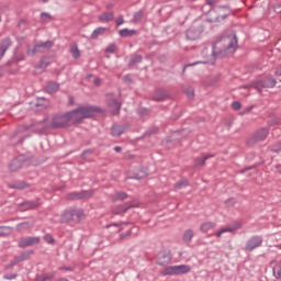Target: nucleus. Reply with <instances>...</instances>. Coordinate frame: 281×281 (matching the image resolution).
Segmentation results:
<instances>
[{"label": "nucleus", "instance_id": "72a5a7b5", "mask_svg": "<svg viewBox=\"0 0 281 281\" xmlns=\"http://www.w3.org/2000/svg\"><path fill=\"white\" fill-rule=\"evenodd\" d=\"M104 32H106V27L100 26L92 32L91 38L95 40V38H98V36H102V34H104Z\"/></svg>", "mask_w": 281, "mask_h": 281}, {"label": "nucleus", "instance_id": "0eeeda50", "mask_svg": "<svg viewBox=\"0 0 281 281\" xmlns=\"http://www.w3.org/2000/svg\"><path fill=\"white\" fill-rule=\"evenodd\" d=\"M52 47H54V42L52 41L38 43L33 48H29L26 54L29 56H34V54H44V52H47V49H52Z\"/></svg>", "mask_w": 281, "mask_h": 281}, {"label": "nucleus", "instance_id": "a18cd8bd", "mask_svg": "<svg viewBox=\"0 0 281 281\" xmlns=\"http://www.w3.org/2000/svg\"><path fill=\"white\" fill-rule=\"evenodd\" d=\"M236 203V199L229 198L228 200L225 201L226 207H234V204Z\"/></svg>", "mask_w": 281, "mask_h": 281}, {"label": "nucleus", "instance_id": "2f4dec72", "mask_svg": "<svg viewBox=\"0 0 281 281\" xmlns=\"http://www.w3.org/2000/svg\"><path fill=\"white\" fill-rule=\"evenodd\" d=\"M70 54L75 59H78L80 57V49L78 48V44L70 45Z\"/></svg>", "mask_w": 281, "mask_h": 281}, {"label": "nucleus", "instance_id": "864d4df0", "mask_svg": "<svg viewBox=\"0 0 281 281\" xmlns=\"http://www.w3.org/2000/svg\"><path fill=\"white\" fill-rule=\"evenodd\" d=\"M254 168H256V166H250V167L244 168L239 172H240V175H245V172H247L248 170H254Z\"/></svg>", "mask_w": 281, "mask_h": 281}, {"label": "nucleus", "instance_id": "6ab92c4d", "mask_svg": "<svg viewBox=\"0 0 281 281\" xmlns=\"http://www.w3.org/2000/svg\"><path fill=\"white\" fill-rule=\"evenodd\" d=\"M23 168V158H15L9 164L10 172H18Z\"/></svg>", "mask_w": 281, "mask_h": 281}, {"label": "nucleus", "instance_id": "9d476101", "mask_svg": "<svg viewBox=\"0 0 281 281\" xmlns=\"http://www.w3.org/2000/svg\"><path fill=\"white\" fill-rule=\"evenodd\" d=\"M172 260V255L170 250L162 249L157 254V265L160 267H166V265H170Z\"/></svg>", "mask_w": 281, "mask_h": 281}, {"label": "nucleus", "instance_id": "5fc2aeb1", "mask_svg": "<svg viewBox=\"0 0 281 281\" xmlns=\"http://www.w3.org/2000/svg\"><path fill=\"white\" fill-rule=\"evenodd\" d=\"M19 133H21V130H19L18 132L14 133L13 137H18L20 144L21 142H23V136H19Z\"/></svg>", "mask_w": 281, "mask_h": 281}, {"label": "nucleus", "instance_id": "6e6552de", "mask_svg": "<svg viewBox=\"0 0 281 281\" xmlns=\"http://www.w3.org/2000/svg\"><path fill=\"white\" fill-rule=\"evenodd\" d=\"M267 137H269V127H261L257 130L248 139V144H258L260 142H265Z\"/></svg>", "mask_w": 281, "mask_h": 281}, {"label": "nucleus", "instance_id": "774afa93", "mask_svg": "<svg viewBox=\"0 0 281 281\" xmlns=\"http://www.w3.org/2000/svg\"><path fill=\"white\" fill-rule=\"evenodd\" d=\"M128 158H130V159H133V156H130Z\"/></svg>", "mask_w": 281, "mask_h": 281}, {"label": "nucleus", "instance_id": "0e129e2a", "mask_svg": "<svg viewBox=\"0 0 281 281\" xmlns=\"http://www.w3.org/2000/svg\"><path fill=\"white\" fill-rule=\"evenodd\" d=\"M83 155H91V150L88 149V150L83 151Z\"/></svg>", "mask_w": 281, "mask_h": 281}, {"label": "nucleus", "instance_id": "b1692460", "mask_svg": "<svg viewBox=\"0 0 281 281\" xmlns=\"http://www.w3.org/2000/svg\"><path fill=\"white\" fill-rule=\"evenodd\" d=\"M113 19H115V13L113 12H104L99 15L101 23H109V21H113Z\"/></svg>", "mask_w": 281, "mask_h": 281}, {"label": "nucleus", "instance_id": "8fccbe9b", "mask_svg": "<svg viewBox=\"0 0 281 281\" xmlns=\"http://www.w3.org/2000/svg\"><path fill=\"white\" fill-rule=\"evenodd\" d=\"M276 124H280V121L276 117L268 121V126H276Z\"/></svg>", "mask_w": 281, "mask_h": 281}, {"label": "nucleus", "instance_id": "052dcab7", "mask_svg": "<svg viewBox=\"0 0 281 281\" xmlns=\"http://www.w3.org/2000/svg\"><path fill=\"white\" fill-rule=\"evenodd\" d=\"M100 82H101L100 78L94 79V85H95L97 87H100Z\"/></svg>", "mask_w": 281, "mask_h": 281}, {"label": "nucleus", "instance_id": "79ce46f5", "mask_svg": "<svg viewBox=\"0 0 281 281\" xmlns=\"http://www.w3.org/2000/svg\"><path fill=\"white\" fill-rule=\"evenodd\" d=\"M8 234H12V228H10V227H0V236H8Z\"/></svg>", "mask_w": 281, "mask_h": 281}, {"label": "nucleus", "instance_id": "bf43d9fd", "mask_svg": "<svg viewBox=\"0 0 281 281\" xmlns=\"http://www.w3.org/2000/svg\"><path fill=\"white\" fill-rule=\"evenodd\" d=\"M207 5H214L216 3V0H206Z\"/></svg>", "mask_w": 281, "mask_h": 281}, {"label": "nucleus", "instance_id": "58836bf2", "mask_svg": "<svg viewBox=\"0 0 281 281\" xmlns=\"http://www.w3.org/2000/svg\"><path fill=\"white\" fill-rule=\"evenodd\" d=\"M41 19H42V23H47L52 21L54 18L49 13L43 12L41 13Z\"/></svg>", "mask_w": 281, "mask_h": 281}, {"label": "nucleus", "instance_id": "20e7f679", "mask_svg": "<svg viewBox=\"0 0 281 281\" xmlns=\"http://www.w3.org/2000/svg\"><path fill=\"white\" fill-rule=\"evenodd\" d=\"M190 266H169L162 270V276H183V273H190Z\"/></svg>", "mask_w": 281, "mask_h": 281}, {"label": "nucleus", "instance_id": "37998d69", "mask_svg": "<svg viewBox=\"0 0 281 281\" xmlns=\"http://www.w3.org/2000/svg\"><path fill=\"white\" fill-rule=\"evenodd\" d=\"M184 93H186L187 98H189V99L194 98V89L193 88H187L184 90Z\"/></svg>", "mask_w": 281, "mask_h": 281}, {"label": "nucleus", "instance_id": "423d86ee", "mask_svg": "<svg viewBox=\"0 0 281 281\" xmlns=\"http://www.w3.org/2000/svg\"><path fill=\"white\" fill-rule=\"evenodd\" d=\"M211 23L223 21L229 16V7H220L216 11H211Z\"/></svg>", "mask_w": 281, "mask_h": 281}, {"label": "nucleus", "instance_id": "49530a36", "mask_svg": "<svg viewBox=\"0 0 281 281\" xmlns=\"http://www.w3.org/2000/svg\"><path fill=\"white\" fill-rule=\"evenodd\" d=\"M115 48H116L115 44H111V45H109V46L105 48V52H106L108 54H113V52H115Z\"/></svg>", "mask_w": 281, "mask_h": 281}, {"label": "nucleus", "instance_id": "4d7b16f0", "mask_svg": "<svg viewBox=\"0 0 281 281\" xmlns=\"http://www.w3.org/2000/svg\"><path fill=\"white\" fill-rule=\"evenodd\" d=\"M27 227H30V224L27 223L20 224V229H27Z\"/></svg>", "mask_w": 281, "mask_h": 281}, {"label": "nucleus", "instance_id": "e2e57ef3", "mask_svg": "<svg viewBox=\"0 0 281 281\" xmlns=\"http://www.w3.org/2000/svg\"><path fill=\"white\" fill-rule=\"evenodd\" d=\"M276 168H277V171H279L281 175V165H277Z\"/></svg>", "mask_w": 281, "mask_h": 281}, {"label": "nucleus", "instance_id": "680f3d73", "mask_svg": "<svg viewBox=\"0 0 281 281\" xmlns=\"http://www.w3.org/2000/svg\"><path fill=\"white\" fill-rule=\"evenodd\" d=\"M114 150H115V153H122V147L116 146V147H114Z\"/></svg>", "mask_w": 281, "mask_h": 281}, {"label": "nucleus", "instance_id": "c756f323", "mask_svg": "<svg viewBox=\"0 0 281 281\" xmlns=\"http://www.w3.org/2000/svg\"><path fill=\"white\" fill-rule=\"evenodd\" d=\"M119 34H120V36H122V38H126L128 36H135V34H137V31L123 29L119 32Z\"/></svg>", "mask_w": 281, "mask_h": 281}, {"label": "nucleus", "instance_id": "412c9836", "mask_svg": "<svg viewBox=\"0 0 281 281\" xmlns=\"http://www.w3.org/2000/svg\"><path fill=\"white\" fill-rule=\"evenodd\" d=\"M34 106L36 111H43L44 109H47L49 106V101L47 99L40 97L34 102Z\"/></svg>", "mask_w": 281, "mask_h": 281}, {"label": "nucleus", "instance_id": "4be33fe9", "mask_svg": "<svg viewBox=\"0 0 281 281\" xmlns=\"http://www.w3.org/2000/svg\"><path fill=\"white\" fill-rule=\"evenodd\" d=\"M10 45H12V41H10V38H4L0 43V60L1 58H3V55L5 54V52H8V49L10 48Z\"/></svg>", "mask_w": 281, "mask_h": 281}, {"label": "nucleus", "instance_id": "338daca9", "mask_svg": "<svg viewBox=\"0 0 281 281\" xmlns=\"http://www.w3.org/2000/svg\"><path fill=\"white\" fill-rule=\"evenodd\" d=\"M43 1V3H47V1H49V0H42Z\"/></svg>", "mask_w": 281, "mask_h": 281}, {"label": "nucleus", "instance_id": "603ef678", "mask_svg": "<svg viewBox=\"0 0 281 281\" xmlns=\"http://www.w3.org/2000/svg\"><path fill=\"white\" fill-rule=\"evenodd\" d=\"M16 278V273H12V274H4L3 279L4 280H15Z\"/></svg>", "mask_w": 281, "mask_h": 281}, {"label": "nucleus", "instance_id": "e433bc0d", "mask_svg": "<svg viewBox=\"0 0 281 281\" xmlns=\"http://www.w3.org/2000/svg\"><path fill=\"white\" fill-rule=\"evenodd\" d=\"M146 177H148V169H142L134 176V179H146Z\"/></svg>", "mask_w": 281, "mask_h": 281}, {"label": "nucleus", "instance_id": "473e14b6", "mask_svg": "<svg viewBox=\"0 0 281 281\" xmlns=\"http://www.w3.org/2000/svg\"><path fill=\"white\" fill-rule=\"evenodd\" d=\"M74 214H78V213L65 212V213L61 215V221H63V223H71V222H74V221H72Z\"/></svg>", "mask_w": 281, "mask_h": 281}, {"label": "nucleus", "instance_id": "c9c22d12", "mask_svg": "<svg viewBox=\"0 0 281 281\" xmlns=\"http://www.w3.org/2000/svg\"><path fill=\"white\" fill-rule=\"evenodd\" d=\"M142 19H144V11L139 10L134 13L132 21H133V23H140Z\"/></svg>", "mask_w": 281, "mask_h": 281}, {"label": "nucleus", "instance_id": "13d9d810", "mask_svg": "<svg viewBox=\"0 0 281 281\" xmlns=\"http://www.w3.org/2000/svg\"><path fill=\"white\" fill-rule=\"evenodd\" d=\"M276 76H281V65L276 70Z\"/></svg>", "mask_w": 281, "mask_h": 281}, {"label": "nucleus", "instance_id": "7c9ffc66", "mask_svg": "<svg viewBox=\"0 0 281 281\" xmlns=\"http://www.w3.org/2000/svg\"><path fill=\"white\" fill-rule=\"evenodd\" d=\"M125 199H128V194H126V192L119 191L112 195V201H125Z\"/></svg>", "mask_w": 281, "mask_h": 281}, {"label": "nucleus", "instance_id": "3c124183", "mask_svg": "<svg viewBox=\"0 0 281 281\" xmlns=\"http://www.w3.org/2000/svg\"><path fill=\"white\" fill-rule=\"evenodd\" d=\"M232 106H233L234 111H240L241 105H240V102L235 101L232 103Z\"/></svg>", "mask_w": 281, "mask_h": 281}, {"label": "nucleus", "instance_id": "a19ab883", "mask_svg": "<svg viewBox=\"0 0 281 281\" xmlns=\"http://www.w3.org/2000/svg\"><path fill=\"white\" fill-rule=\"evenodd\" d=\"M135 207H139V203H137V202H132L131 204H127V205L123 209V212H128V210H135Z\"/></svg>", "mask_w": 281, "mask_h": 281}, {"label": "nucleus", "instance_id": "ddd939ff", "mask_svg": "<svg viewBox=\"0 0 281 281\" xmlns=\"http://www.w3.org/2000/svg\"><path fill=\"white\" fill-rule=\"evenodd\" d=\"M240 222H236L234 225H231V226H226L220 231H217L215 233V236L217 238H221V236H223V234H227V233H232V232H236V229H240Z\"/></svg>", "mask_w": 281, "mask_h": 281}, {"label": "nucleus", "instance_id": "aec40b11", "mask_svg": "<svg viewBox=\"0 0 281 281\" xmlns=\"http://www.w3.org/2000/svg\"><path fill=\"white\" fill-rule=\"evenodd\" d=\"M270 267L272 269V273L274 278L281 280V261L273 260L270 262Z\"/></svg>", "mask_w": 281, "mask_h": 281}, {"label": "nucleus", "instance_id": "7ed1b4c3", "mask_svg": "<svg viewBox=\"0 0 281 281\" xmlns=\"http://www.w3.org/2000/svg\"><path fill=\"white\" fill-rule=\"evenodd\" d=\"M201 34H203V22L201 21L193 22L186 32L188 41H196V38H201Z\"/></svg>", "mask_w": 281, "mask_h": 281}, {"label": "nucleus", "instance_id": "4c0bfd02", "mask_svg": "<svg viewBox=\"0 0 281 281\" xmlns=\"http://www.w3.org/2000/svg\"><path fill=\"white\" fill-rule=\"evenodd\" d=\"M140 61H142V56L140 55H135L130 60V67H134V65H137Z\"/></svg>", "mask_w": 281, "mask_h": 281}, {"label": "nucleus", "instance_id": "bb28decb", "mask_svg": "<svg viewBox=\"0 0 281 281\" xmlns=\"http://www.w3.org/2000/svg\"><path fill=\"white\" fill-rule=\"evenodd\" d=\"M216 227L215 223L212 222H205L201 225L200 229L201 232H203L204 234H207V232L214 229Z\"/></svg>", "mask_w": 281, "mask_h": 281}, {"label": "nucleus", "instance_id": "09e8293b", "mask_svg": "<svg viewBox=\"0 0 281 281\" xmlns=\"http://www.w3.org/2000/svg\"><path fill=\"white\" fill-rule=\"evenodd\" d=\"M44 240L52 245L54 243V237H52V235H45Z\"/></svg>", "mask_w": 281, "mask_h": 281}, {"label": "nucleus", "instance_id": "5701e85b", "mask_svg": "<svg viewBox=\"0 0 281 281\" xmlns=\"http://www.w3.org/2000/svg\"><path fill=\"white\" fill-rule=\"evenodd\" d=\"M23 260H27V256L25 254L15 257L13 261H11L8 266L4 267V271H8V269H12L14 265H19V262H23Z\"/></svg>", "mask_w": 281, "mask_h": 281}, {"label": "nucleus", "instance_id": "a211bd4d", "mask_svg": "<svg viewBox=\"0 0 281 281\" xmlns=\"http://www.w3.org/2000/svg\"><path fill=\"white\" fill-rule=\"evenodd\" d=\"M19 207H23L24 210H40L41 202L38 201H25L18 204Z\"/></svg>", "mask_w": 281, "mask_h": 281}, {"label": "nucleus", "instance_id": "4468645a", "mask_svg": "<svg viewBox=\"0 0 281 281\" xmlns=\"http://www.w3.org/2000/svg\"><path fill=\"white\" fill-rule=\"evenodd\" d=\"M8 188L11 190H27L29 188H32V186L23 180H16L12 183H9Z\"/></svg>", "mask_w": 281, "mask_h": 281}, {"label": "nucleus", "instance_id": "f8f14e48", "mask_svg": "<svg viewBox=\"0 0 281 281\" xmlns=\"http://www.w3.org/2000/svg\"><path fill=\"white\" fill-rule=\"evenodd\" d=\"M108 106L112 115H117V113H120V109H122V103L119 102L117 99L110 97L108 99Z\"/></svg>", "mask_w": 281, "mask_h": 281}, {"label": "nucleus", "instance_id": "cd10ccee", "mask_svg": "<svg viewBox=\"0 0 281 281\" xmlns=\"http://www.w3.org/2000/svg\"><path fill=\"white\" fill-rule=\"evenodd\" d=\"M192 238H194V231L193 229H187L183 233V236H182L183 243H191Z\"/></svg>", "mask_w": 281, "mask_h": 281}, {"label": "nucleus", "instance_id": "c03bdc74", "mask_svg": "<svg viewBox=\"0 0 281 281\" xmlns=\"http://www.w3.org/2000/svg\"><path fill=\"white\" fill-rule=\"evenodd\" d=\"M54 278V273L43 274L38 278L40 281H47Z\"/></svg>", "mask_w": 281, "mask_h": 281}, {"label": "nucleus", "instance_id": "1a4fd4ad", "mask_svg": "<svg viewBox=\"0 0 281 281\" xmlns=\"http://www.w3.org/2000/svg\"><path fill=\"white\" fill-rule=\"evenodd\" d=\"M52 126L53 128H67V126H71L68 114L66 113L54 116L52 121Z\"/></svg>", "mask_w": 281, "mask_h": 281}, {"label": "nucleus", "instance_id": "9b49d317", "mask_svg": "<svg viewBox=\"0 0 281 281\" xmlns=\"http://www.w3.org/2000/svg\"><path fill=\"white\" fill-rule=\"evenodd\" d=\"M276 85H278V81H276V79L266 78L258 81L255 86V89H257V91H262V89H273Z\"/></svg>", "mask_w": 281, "mask_h": 281}, {"label": "nucleus", "instance_id": "c85d7f7f", "mask_svg": "<svg viewBox=\"0 0 281 281\" xmlns=\"http://www.w3.org/2000/svg\"><path fill=\"white\" fill-rule=\"evenodd\" d=\"M59 87L60 86L58 83L49 81L46 85V91H47V93H56V91H58Z\"/></svg>", "mask_w": 281, "mask_h": 281}, {"label": "nucleus", "instance_id": "f3484780", "mask_svg": "<svg viewBox=\"0 0 281 281\" xmlns=\"http://www.w3.org/2000/svg\"><path fill=\"white\" fill-rule=\"evenodd\" d=\"M262 245V239L260 237H252L250 240L246 244L247 251H254L256 247H260Z\"/></svg>", "mask_w": 281, "mask_h": 281}, {"label": "nucleus", "instance_id": "dca6fc26", "mask_svg": "<svg viewBox=\"0 0 281 281\" xmlns=\"http://www.w3.org/2000/svg\"><path fill=\"white\" fill-rule=\"evenodd\" d=\"M38 243H41V237H26L20 240V247H32Z\"/></svg>", "mask_w": 281, "mask_h": 281}, {"label": "nucleus", "instance_id": "69168bd1", "mask_svg": "<svg viewBox=\"0 0 281 281\" xmlns=\"http://www.w3.org/2000/svg\"><path fill=\"white\" fill-rule=\"evenodd\" d=\"M194 65H199V63L189 64L188 67H194Z\"/></svg>", "mask_w": 281, "mask_h": 281}, {"label": "nucleus", "instance_id": "2eb2a0df", "mask_svg": "<svg viewBox=\"0 0 281 281\" xmlns=\"http://www.w3.org/2000/svg\"><path fill=\"white\" fill-rule=\"evenodd\" d=\"M170 98V93L168 91L159 89L155 92L153 95L154 102H164L165 100H168Z\"/></svg>", "mask_w": 281, "mask_h": 281}, {"label": "nucleus", "instance_id": "f03ea898", "mask_svg": "<svg viewBox=\"0 0 281 281\" xmlns=\"http://www.w3.org/2000/svg\"><path fill=\"white\" fill-rule=\"evenodd\" d=\"M99 111V108L81 106L67 112L70 126L72 124H81L82 120H87V117H93V113H98Z\"/></svg>", "mask_w": 281, "mask_h": 281}, {"label": "nucleus", "instance_id": "39448f33", "mask_svg": "<svg viewBox=\"0 0 281 281\" xmlns=\"http://www.w3.org/2000/svg\"><path fill=\"white\" fill-rule=\"evenodd\" d=\"M95 194L94 190H81L70 192L66 195L67 201H80L82 199H91Z\"/></svg>", "mask_w": 281, "mask_h": 281}, {"label": "nucleus", "instance_id": "ea45409f", "mask_svg": "<svg viewBox=\"0 0 281 281\" xmlns=\"http://www.w3.org/2000/svg\"><path fill=\"white\" fill-rule=\"evenodd\" d=\"M186 186H188V180L182 179L175 184V188L176 190H181V188H186Z\"/></svg>", "mask_w": 281, "mask_h": 281}, {"label": "nucleus", "instance_id": "6e6d98bb", "mask_svg": "<svg viewBox=\"0 0 281 281\" xmlns=\"http://www.w3.org/2000/svg\"><path fill=\"white\" fill-rule=\"evenodd\" d=\"M124 23V16H120L116 19V25H122Z\"/></svg>", "mask_w": 281, "mask_h": 281}, {"label": "nucleus", "instance_id": "393cba45", "mask_svg": "<svg viewBox=\"0 0 281 281\" xmlns=\"http://www.w3.org/2000/svg\"><path fill=\"white\" fill-rule=\"evenodd\" d=\"M124 125H113L111 128V135L112 137H120L124 133Z\"/></svg>", "mask_w": 281, "mask_h": 281}, {"label": "nucleus", "instance_id": "a878e982", "mask_svg": "<svg viewBox=\"0 0 281 281\" xmlns=\"http://www.w3.org/2000/svg\"><path fill=\"white\" fill-rule=\"evenodd\" d=\"M214 155H203L194 159V166L195 168H199V166H203L205 164L206 159H212Z\"/></svg>", "mask_w": 281, "mask_h": 281}, {"label": "nucleus", "instance_id": "de8ad7c7", "mask_svg": "<svg viewBox=\"0 0 281 281\" xmlns=\"http://www.w3.org/2000/svg\"><path fill=\"white\" fill-rule=\"evenodd\" d=\"M47 65H49V61H47V59H42L38 67H40V69H45V67H47Z\"/></svg>", "mask_w": 281, "mask_h": 281}, {"label": "nucleus", "instance_id": "f704fd0d", "mask_svg": "<svg viewBox=\"0 0 281 281\" xmlns=\"http://www.w3.org/2000/svg\"><path fill=\"white\" fill-rule=\"evenodd\" d=\"M85 218V213L82 212H72V223H80Z\"/></svg>", "mask_w": 281, "mask_h": 281}, {"label": "nucleus", "instance_id": "f257e3e1", "mask_svg": "<svg viewBox=\"0 0 281 281\" xmlns=\"http://www.w3.org/2000/svg\"><path fill=\"white\" fill-rule=\"evenodd\" d=\"M238 49V37L234 31L225 32L213 44V56L225 58Z\"/></svg>", "mask_w": 281, "mask_h": 281}]
</instances>
